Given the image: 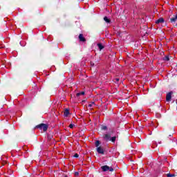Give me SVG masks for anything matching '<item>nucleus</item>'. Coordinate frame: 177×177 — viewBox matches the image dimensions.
<instances>
[{"instance_id":"1","label":"nucleus","mask_w":177,"mask_h":177,"mask_svg":"<svg viewBox=\"0 0 177 177\" xmlns=\"http://www.w3.org/2000/svg\"><path fill=\"white\" fill-rule=\"evenodd\" d=\"M103 138H104V140H105V142H112V143H115L117 136L111 137V134L104 133L103 135Z\"/></svg>"},{"instance_id":"2","label":"nucleus","mask_w":177,"mask_h":177,"mask_svg":"<svg viewBox=\"0 0 177 177\" xmlns=\"http://www.w3.org/2000/svg\"><path fill=\"white\" fill-rule=\"evenodd\" d=\"M101 169L103 171V172H107V171H109V172H113V171H114L113 167H110L107 165L102 166Z\"/></svg>"},{"instance_id":"3","label":"nucleus","mask_w":177,"mask_h":177,"mask_svg":"<svg viewBox=\"0 0 177 177\" xmlns=\"http://www.w3.org/2000/svg\"><path fill=\"white\" fill-rule=\"evenodd\" d=\"M36 128H39V129H41V131L43 130L44 132H46V131H48V126L44 123L37 125Z\"/></svg>"},{"instance_id":"4","label":"nucleus","mask_w":177,"mask_h":177,"mask_svg":"<svg viewBox=\"0 0 177 177\" xmlns=\"http://www.w3.org/2000/svg\"><path fill=\"white\" fill-rule=\"evenodd\" d=\"M172 91L168 93L166 95V100L167 102H171V99H172Z\"/></svg>"},{"instance_id":"5","label":"nucleus","mask_w":177,"mask_h":177,"mask_svg":"<svg viewBox=\"0 0 177 177\" xmlns=\"http://www.w3.org/2000/svg\"><path fill=\"white\" fill-rule=\"evenodd\" d=\"M96 150L99 154H104V150L103 148H102V147H98Z\"/></svg>"},{"instance_id":"6","label":"nucleus","mask_w":177,"mask_h":177,"mask_svg":"<svg viewBox=\"0 0 177 177\" xmlns=\"http://www.w3.org/2000/svg\"><path fill=\"white\" fill-rule=\"evenodd\" d=\"M79 39H80V41H81L82 42H85V37H84V35H82V34H80V35H79Z\"/></svg>"},{"instance_id":"7","label":"nucleus","mask_w":177,"mask_h":177,"mask_svg":"<svg viewBox=\"0 0 177 177\" xmlns=\"http://www.w3.org/2000/svg\"><path fill=\"white\" fill-rule=\"evenodd\" d=\"M160 23H164V18H160L156 21V24H160Z\"/></svg>"},{"instance_id":"8","label":"nucleus","mask_w":177,"mask_h":177,"mask_svg":"<svg viewBox=\"0 0 177 177\" xmlns=\"http://www.w3.org/2000/svg\"><path fill=\"white\" fill-rule=\"evenodd\" d=\"M176 20H177V14L174 17H172V18L170 19V21L171 23H175V21H176Z\"/></svg>"},{"instance_id":"9","label":"nucleus","mask_w":177,"mask_h":177,"mask_svg":"<svg viewBox=\"0 0 177 177\" xmlns=\"http://www.w3.org/2000/svg\"><path fill=\"white\" fill-rule=\"evenodd\" d=\"M68 114H70V111H68V109H66L64 112V115L65 117H68Z\"/></svg>"},{"instance_id":"10","label":"nucleus","mask_w":177,"mask_h":177,"mask_svg":"<svg viewBox=\"0 0 177 177\" xmlns=\"http://www.w3.org/2000/svg\"><path fill=\"white\" fill-rule=\"evenodd\" d=\"M104 21H106L108 24L111 23V20H110V19H109V17H104Z\"/></svg>"},{"instance_id":"11","label":"nucleus","mask_w":177,"mask_h":177,"mask_svg":"<svg viewBox=\"0 0 177 177\" xmlns=\"http://www.w3.org/2000/svg\"><path fill=\"white\" fill-rule=\"evenodd\" d=\"M100 50H102V49H104V46H103V45L102 44H97Z\"/></svg>"},{"instance_id":"12","label":"nucleus","mask_w":177,"mask_h":177,"mask_svg":"<svg viewBox=\"0 0 177 177\" xmlns=\"http://www.w3.org/2000/svg\"><path fill=\"white\" fill-rule=\"evenodd\" d=\"M99 146H100V141L96 140L95 141V147L97 148V147H99Z\"/></svg>"},{"instance_id":"13","label":"nucleus","mask_w":177,"mask_h":177,"mask_svg":"<svg viewBox=\"0 0 177 177\" xmlns=\"http://www.w3.org/2000/svg\"><path fill=\"white\" fill-rule=\"evenodd\" d=\"M81 95H85V92L82 91V92H80V93H77V96H81Z\"/></svg>"},{"instance_id":"14","label":"nucleus","mask_w":177,"mask_h":177,"mask_svg":"<svg viewBox=\"0 0 177 177\" xmlns=\"http://www.w3.org/2000/svg\"><path fill=\"white\" fill-rule=\"evenodd\" d=\"M101 129H102V131H107V127H106V126H102V127H101Z\"/></svg>"},{"instance_id":"15","label":"nucleus","mask_w":177,"mask_h":177,"mask_svg":"<svg viewBox=\"0 0 177 177\" xmlns=\"http://www.w3.org/2000/svg\"><path fill=\"white\" fill-rule=\"evenodd\" d=\"M95 104V102H91V104H88V107L91 108L93 107Z\"/></svg>"},{"instance_id":"16","label":"nucleus","mask_w":177,"mask_h":177,"mask_svg":"<svg viewBox=\"0 0 177 177\" xmlns=\"http://www.w3.org/2000/svg\"><path fill=\"white\" fill-rule=\"evenodd\" d=\"M167 177H174V176H175V174H167Z\"/></svg>"},{"instance_id":"17","label":"nucleus","mask_w":177,"mask_h":177,"mask_svg":"<svg viewBox=\"0 0 177 177\" xmlns=\"http://www.w3.org/2000/svg\"><path fill=\"white\" fill-rule=\"evenodd\" d=\"M73 157H75V158H78V157H80V155H78V153H75Z\"/></svg>"},{"instance_id":"18","label":"nucleus","mask_w":177,"mask_h":177,"mask_svg":"<svg viewBox=\"0 0 177 177\" xmlns=\"http://www.w3.org/2000/svg\"><path fill=\"white\" fill-rule=\"evenodd\" d=\"M69 128H71V129H73V128H74V124H71L69 125Z\"/></svg>"},{"instance_id":"19","label":"nucleus","mask_w":177,"mask_h":177,"mask_svg":"<svg viewBox=\"0 0 177 177\" xmlns=\"http://www.w3.org/2000/svg\"><path fill=\"white\" fill-rule=\"evenodd\" d=\"M90 64L91 67H93V66H95V63H93V62H90Z\"/></svg>"},{"instance_id":"20","label":"nucleus","mask_w":177,"mask_h":177,"mask_svg":"<svg viewBox=\"0 0 177 177\" xmlns=\"http://www.w3.org/2000/svg\"><path fill=\"white\" fill-rule=\"evenodd\" d=\"M165 60L168 62V60H169V57H165Z\"/></svg>"},{"instance_id":"21","label":"nucleus","mask_w":177,"mask_h":177,"mask_svg":"<svg viewBox=\"0 0 177 177\" xmlns=\"http://www.w3.org/2000/svg\"><path fill=\"white\" fill-rule=\"evenodd\" d=\"M115 80H116L117 82H118V81H120V79H118V78H116Z\"/></svg>"},{"instance_id":"22","label":"nucleus","mask_w":177,"mask_h":177,"mask_svg":"<svg viewBox=\"0 0 177 177\" xmlns=\"http://www.w3.org/2000/svg\"><path fill=\"white\" fill-rule=\"evenodd\" d=\"M153 143L156 145V142H153Z\"/></svg>"},{"instance_id":"23","label":"nucleus","mask_w":177,"mask_h":177,"mask_svg":"<svg viewBox=\"0 0 177 177\" xmlns=\"http://www.w3.org/2000/svg\"><path fill=\"white\" fill-rule=\"evenodd\" d=\"M76 175H78V173H76Z\"/></svg>"},{"instance_id":"24","label":"nucleus","mask_w":177,"mask_h":177,"mask_svg":"<svg viewBox=\"0 0 177 177\" xmlns=\"http://www.w3.org/2000/svg\"><path fill=\"white\" fill-rule=\"evenodd\" d=\"M76 175H78V173H76Z\"/></svg>"},{"instance_id":"25","label":"nucleus","mask_w":177,"mask_h":177,"mask_svg":"<svg viewBox=\"0 0 177 177\" xmlns=\"http://www.w3.org/2000/svg\"><path fill=\"white\" fill-rule=\"evenodd\" d=\"M64 177H68L67 176H65Z\"/></svg>"}]
</instances>
